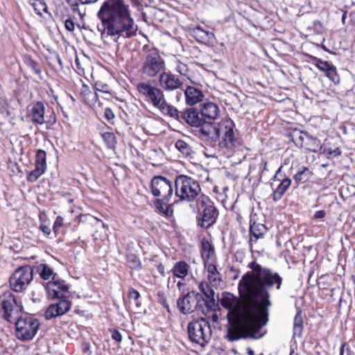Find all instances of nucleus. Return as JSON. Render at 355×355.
<instances>
[{"instance_id":"1","label":"nucleus","mask_w":355,"mask_h":355,"mask_svg":"<svg viewBox=\"0 0 355 355\" xmlns=\"http://www.w3.org/2000/svg\"><path fill=\"white\" fill-rule=\"evenodd\" d=\"M251 270L245 273L239 282L241 301L231 293L223 295L221 306L233 315L235 321H229L226 338L233 342L241 339L257 340L265 333L261 328L268 321V310L272 303L270 290L282 288L283 277L277 272L256 261L248 263Z\"/></svg>"},{"instance_id":"2","label":"nucleus","mask_w":355,"mask_h":355,"mask_svg":"<svg viewBox=\"0 0 355 355\" xmlns=\"http://www.w3.org/2000/svg\"><path fill=\"white\" fill-rule=\"evenodd\" d=\"M101 21L98 31L102 39L111 37L114 42L135 36L137 25L132 17L129 6L123 0H106L97 12Z\"/></svg>"},{"instance_id":"3","label":"nucleus","mask_w":355,"mask_h":355,"mask_svg":"<svg viewBox=\"0 0 355 355\" xmlns=\"http://www.w3.org/2000/svg\"><path fill=\"white\" fill-rule=\"evenodd\" d=\"M235 125L229 118H225L216 125H206L198 130L199 137L205 140L218 141V147L230 152L242 146L243 140L235 135Z\"/></svg>"},{"instance_id":"4","label":"nucleus","mask_w":355,"mask_h":355,"mask_svg":"<svg viewBox=\"0 0 355 355\" xmlns=\"http://www.w3.org/2000/svg\"><path fill=\"white\" fill-rule=\"evenodd\" d=\"M45 288L49 299L58 300V302L50 304L45 311V318L47 320L65 314L69 311L71 302L66 299L64 295L69 291V286L64 280L58 278L46 283Z\"/></svg>"},{"instance_id":"5","label":"nucleus","mask_w":355,"mask_h":355,"mask_svg":"<svg viewBox=\"0 0 355 355\" xmlns=\"http://www.w3.org/2000/svg\"><path fill=\"white\" fill-rule=\"evenodd\" d=\"M200 107V110L194 107L186 110L182 115L184 120L193 127L212 125V122L219 116L218 106L212 102H205Z\"/></svg>"},{"instance_id":"6","label":"nucleus","mask_w":355,"mask_h":355,"mask_svg":"<svg viewBox=\"0 0 355 355\" xmlns=\"http://www.w3.org/2000/svg\"><path fill=\"white\" fill-rule=\"evenodd\" d=\"M175 196L180 200L193 202L204 196L197 180L185 175H179L175 179Z\"/></svg>"},{"instance_id":"7","label":"nucleus","mask_w":355,"mask_h":355,"mask_svg":"<svg viewBox=\"0 0 355 355\" xmlns=\"http://www.w3.org/2000/svg\"><path fill=\"white\" fill-rule=\"evenodd\" d=\"M143 51L145 55L141 71L144 75L148 78H154L165 71V61L159 55L158 49L144 46Z\"/></svg>"},{"instance_id":"8","label":"nucleus","mask_w":355,"mask_h":355,"mask_svg":"<svg viewBox=\"0 0 355 355\" xmlns=\"http://www.w3.org/2000/svg\"><path fill=\"white\" fill-rule=\"evenodd\" d=\"M198 209L196 216L197 225L205 229L212 226L216 221L219 211L214 203L206 196H201L197 202Z\"/></svg>"},{"instance_id":"9","label":"nucleus","mask_w":355,"mask_h":355,"mask_svg":"<svg viewBox=\"0 0 355 355\" xmlns=\"http://www.w3.org/2000/svg\"><path fill=\"white\" fill-rule=\"evenodd\" d=\"M187 331L189 340L200 347H205L211 338L209 322L204 318L189 322Z\"/></svg>"},{"instance_id":"10","label":"nucleus","mask_w":355,"mask_h":355,"mask_svg":"<svg viewBox=\"0 0 355 355\" xmlns=\"http://www.w3.org/2000/svg\"><path fill=\"white\" fill-rule=\"evenodd\" d=\"M0 307L3 318L10 323L18 319L23 311L21 302L17 301L11 291H6L0 295Z\"/></svg>"},{"instance_id":"11","label":"nucleus","mask_w":355,"mask_h":355,"mask_svg":"<svg viewBox=\"0 0 355 355\" xmlns=\"http://www.w3.org/2000/svg\"><path fill=\"white\" fill-rule=\"evenodd\" d=\"M13 323L16 327V336L21 340H30L36 334L40 322L38 320L30 315H19Z\"/></svg>"},{"instance_id":"12","label":"nucleus","mask_w":355,"mask_h":355,"mask_svg":"<svg viewBox=\"0 0 355 355\" xmlns=\"http://www.w3.org/2000/svg\"><path fill=\"white\" fill-rule=\"evenodd\" d=\"M137 89L144 101L153 107L159 109L166 99L163 91L148 82H141L137 85Z\"/></svg>"},{"instance_id":"13","label":"nucleus","mask_w":355,"mask_h":355,"mask_svg":"<svg viewBox=\"0 0 355 355\" xmlns=\"http://www.w3.org/2000/svg\"><path fill=\"white\" fill-rule=\"evenodd\" d=\"M33 269L30 266L17 268L9 279L10 286L15 292L25 290L33 280Z\"/></svg>"},{"instance_id":"14","label":"nucleus","mask_w":355,"mask_h":355,"mask_svg":"<svg viewBox=\"0 0 355 355\" xmlns=\"http://www.w3.org/2000/svg\"><path fill=\"white\" fill-rule=\"evenodd\" d=\"M150 189L154 196L163 198L165 200H171L173 195L172 182L160 175L155 176L151 180Z\"/></svg>"},{"instance_id":"15","label":"nucleus","mask_w":355,"mask_h":355,"mask_svg":"<svg viewBox=\"0 0 355 355\" xmlns=\"http://www.w3.org/2000/svg\"><path fill=\"white\" fill-rule=\"evenodd\" d=\"M202 300L203 297L200 294L191 291L180 297L177 305L182 313L188 314L196 310Z\"/></svg>"},{"instance_id":"16","label":"nucleus","mask_w":355,"mask_h":355,"mask_svg":"<svg viewBox=\"0 0 355 355\" xmlns=\"http://www.w3.org/2000/svg\"><path fill=\"white\" fill-rule=\"evenodd\" d=\"M159 83L165 91H174L182 88L183 82L171 71H164L159 76Z\"/></svg>"},{"instance_id":"17","label":"nucleus","mask_w":355,"mask_h":355,"mask_svg":"<svg viewBox=\"0 0 355 355\" xmlns=\"http://www.w3.org/2000/svg\"><path fill=\"white\" fill-rule=\"evenodd\" d=\"M280 171L281 168H279L274 177L275 179H277L280 182L277 187L273 191L272 193V199L274 201L279 200L291 184V180L290 178H285L283 180H281L278 178L280 175Z\"/></svg>"},{"instance_id":"18","label":"nucleus","mask_w":355,"mask_h":355,"mask_svg":"<svg viewBox=\"0 0 355 355\" xmlns=\"http://www.w3.org/2000/svg\"><path fill=\"white\" fill-rule=\"evenodd\" d=\"M205 267L208 272L207 279L212 287H217L221 282V275L218 271L216 266L211 263L205 261Z\"/></svg>"},{"instance_id":"19","label":"nucleus","mask_w":355,"mask_h":355,"mask_svg":"<svg viewBox=\"0 0 355 355\" xmlns=\"http://www.w3.org/2000/svg\"><path fill=\"white\" fill-rule=\"evenodd\" d=\"M184 94L186 98V103L190 105H193L200 102L204 97L202 92L200 89L192 86H188L184 90Z\"/></svg>"},{"instance_id":"20","label":"nucleus","mask_w":355,"mask_h":355,"mask_svg":"<svg viewBox=\"0 0 355 355\" xmlns=\"http://www.w3.org/2000/svg\"><path fill=\"white\" fill-rule=\"evenodd\" d=\"M211 287V285L209 286L207 283L204 282H201L199 285L200 291L205 296V299L203 298L202 302H205L206 306L209 309H211L215 305V292Z\"/></svg>"},{"instance_id":"21","label":"nucleus","mask_w":355,"mask_h":355,"mask_svg":"<svg viewBox=\"0 0 355 355\" xmlns=\"http://www.w3.org/2000/svg\"><path fill=\"white\" fill-rule=\"evenodd\" d=\"M44 105L42 102L37 101L31 110V116L33 122L42 125L44 121Z\"/></svg>"},{"instance_id":"22","label":"nucleus","mask_w":355,"mask_h":355,"mask_svg":"<svg viewBox=\"0 0 355 355\" xmlns=\"http://www.w3.org/2000/svg\"><path fill=\"white\" fill-rule=\"evenodd\" d=\"M192 35L196 39L197 41L202 43L211 42L214 39V35L213 33L205 31L200 26H198L197 27L193 28L192 31Z\"/></svg>"},{"instance_id":"23","label":"nucleus","mask_w":355,"mask_h":355,"mask_svg":"<svg viewBox=\"0 0 355 355\" xmlns=\"http://www.w3.org/2000/svg\"><path fill=\"white\" fill-rule=\"evenodd\" d=\"M266 232V227L262 224L252 221L250 220V233L251 235L250 241H253L252 237L254 239V241L256 242L259 238H261Z\"/></svg>"},{"instance_id":"24","label":"nucleus","mask_w":355,"mask_h":355,"mask_svg":"<svg viewBox=\"0 0 355 355\" xmlns=\"http://www.w3.org/2000/svg\"><path fill=\"white\" fill-rule=\"evenodd\" d=\"M175 148L182 154V157L191 159L194 151L192 147L184 140L179 139L175 143Z\"/></svg>"},{"instance_id":"25","label":"nucleus","mask_w":355,"mask_h":355,"mask_svg":"<svg viewBox=\"0 0 355 355\" xmlns=\"http://www.w3.org/2000/svg\"><path fill=\"white\" fill-rule=\"evenodd\" d=\"M36 271L44 280L51 279L53 281V279H56L58 277V275L53 272V270L45 263L37 266Z\"/></svg>"},{"instance_id":"26","label":"nucleus","mask_w":355,"mask_h":355,"mask_svg":"<svg viewBox=\"0 0 355 355\" xmlns=\"http://www.w3.org/2000/svg\"><path fill=\"white\" fill-rule=\"evenodd\" d=\"M189 266L184 261H178L175 263L172 272L173 275L180 279H184L189 272Z\"/></svg>"},{"instance_id":"27","label":"nucleus","mask_w":355,"mask_h":355,"mask_svg":"<svg viewBox=\"0 0 355 355\" xmlns=\"http://www.w3.org/2000/svg\"><path fill=\"white\" fill-rule=\"evenodd\" d=\"M159 110L164 114H167L176 120L180 121L183 119V112H180L175 107L170 105L165 101L164 103L159 108Z\"/></svg>"},{"instance_id":"28","label":"nucleus","mask_w":355,"mask_h":355,"mask_svg":"<svg viewBox=\"0 0 355 355\" xmlns=\"http://www.w3.org/2000/svg\"><path fill=\"white\" fill-rule=\"evenodd\" d=\"M304 147L313 153L322 152L323 149L320 140L311 135L306 141Z\"/></svg>"},{"instance_id":"29","label":"nucleus","mask_w":355,"mask_h":355,"mask_svg":"<svg viewBox=\"0 0 355 355\" xmlns=\"http://www.w3.org/2000/svg\"><path fill=\"white\" fill-rule=\"evenodd\" d=\"M201 250V254L203 261H207V262H209V260L214 254V248L213 245L208 241H202Z\"/></svg>"},{"instance_id":"30","label":"nucleus","mask_w":355,"mask_h":355,"mask_svg":"<svg viewBox=\"0 0 355 355\" xmlns=\"http://www.w3.org/2000/svg\"><path fill=\"white\" fill-rule=\"evenodd\" d=\"M303 331V320L301 311H297L294 318L293 336L301 337Z\"/></svg>"},{"instance_id":"31","label":"nucleus","mask_w":355,"mask_h":355,"mask_svg":"<svg viewBox=\"0 0 355 355\" xmlns=\"http://www.w3.org/2000/svg\"><path fill=\"white\" fill-rule=\"evenodd\" d=\"M170 200H165L163 198L157 199L155 202L156 208L166 216H169L172 213L171 206L168 205Z\"/></svg>"},{"instance_id":"32","label":"nucleus","mask_w":355,"mask_h":355,"mask_svg":"<svg viewBox=\"0 0 355 355\" xmlns=\"http://www.w3.org/2000/svg\"><path fill=\"white\" fill-rule=\"evenodd\" d=\"M311 175L312 173L307 167H303L294 175V180L297 184L304 183L309 180Z\"/></svg>"},{"instance_id":"33","label":"nucleus","mask_w":355,"mask_h":355,"mask_svg":"<svg viewBox=\"0 0 355 355\" xmlns=\"http://www.w3.org/2000/svg\"><path fill=\"white\" fill-rule=\"evenodd\" d=\"M101 137L108 148L114 149L116 148V139L114 133L105 132L101 134Z\"/></svg>"},{"instance_id":"34","label":"nucleus","mask_w":355,"mask_h":355,"mask_svg":"<svg viewBox=\"0 0 355 355\" xmlns=\"http://www.w3.org/2000/svg\"><path fill=\"white\" fill-rule=\"evenodd\" d=\"M29 3L33 7L36 13L40 16L42 12H47V6L42 0H29Z\"/></svg>"},{"instance_id":"35","label":"nucleus","mask_w":355,"mask_h":355,"mask_svg":"<svg viewBox=\"0 0 355 355\" xmlns=\"http://www.w3.org/2000/svg\"><path fill=\"white\" fill-rule=\"evenodd\" d=\"M126 261L128 266L131 269L139 270L141 267L140 259L135 254H128L126 256Z\"/></svg>"},{"instance_id":"36","label":"nucleus","mask_w":355,"mask_h":355,"mask_svg":"<svg viewBox=\"0 0 355 355\" xmlns=\"http://www.w3.org/2000/svg\"><path fill=\"white\" fill-rule=\"evenodd\" d=\"M46 171L45 168L41 166H35V169L31 171L27 177V180L31 182H35Z\"/></svg>"},{"instance_id":"37","label":"nucleus","mask_w":355,"mask_h":355,"mask_svg":"<svg viewBox=\"0 0 355 355\" xmlns=\"http://www.w3.org/2000/svg\"><path fill=\"white\" fill-rule=\"evenodd\" d=\"M310 135H309L307 132L299 131L295 133L293 140L297 146L304 147L306 141L308 139Z\"/></svg>"},{"instance_id":"38","label":"nucleus","mask_w":355,"mask_h":355,"mask_svg":"<svg viewBox=\"0 0 355 355\" xmlns=\"http://www.w3.org/2000/svg\"><path fill=\"white\" fill-rule=\"evenodd\" d=\"M325 76L336 85H338L340 82V78L337 73L336 68L333 64L329 67L328 71L325 73Z\"/></svg>"},{"instance_id":"39","label":"nucleus","mask_w":355,"mask_h":355,"mask_svg":"<svg viewBox=\"0 0 355 355\" xmlns=\"http://www.w3.org/2000/svg\"><path fill=\"white\" fill-rule=\"evenodd\" d=\"M46 155L44 150H39L35 157V166H41L46 169Z\"/></svg>"},{"instance_id":"40","label":"nucleus","mask_w":355,"mask_h":355,"mask_svg":"<svg viewBox=\"0 0 355 355\" xmlns=\"http://www.w3.org/2000/svg\"><path fill=\"white\" fill-rule=\"evenodd\" d=\"M315 60V65L317 68H318L320 71H324V73L328 71L329 67L332 65L331 63L328 61H323L319 58H314Z\"/></svg>"},{"instance_id":"41","label":"nucleus","mask_w":355,"mask_h":355,"mask_svg":"<svg viewBox=\"0 0 355 355\" xmlns=\"http://www.w3.org/2000/svg\"><path fill=\"white\" fill-rule=\"evenodd\" d=\"M175 71L182 76H187L189 68L187 65L180 60L176 61Z\"/></svg>"},{"instance_id":"42","label":"nucleus","mask_w":355,"mask_h":355,"mask_svg":"<svg viewBox=\"0 0 355 355\" xmlns=\"http://www.w3.org/2000/svg\"><path fill=\"white\" fill-rule=\"evenodd\" d=\"M98 100V96L95 92H91L90 94H88L87 96H86L84 102L89 105H94Z\"/></svg>"},{"instance_id":"43","label":"nucleus","mask_w":355,"mask_h":355,"mask_svg":"<svg viewBox=\"0 0 355 355\" xmlns=\"http://www.w3.org/2000/svg\"><path fill=\"white\" fill-rule=\"evenodd\" d=\"M26 64L34 71L35 73L39 76L41 75V69L37 62L31 58H28L26 60Z\"/></svg>"},{"instance_id":"44","label":"nucleus","mask_w":355,"mask_h":355,"mask_svg":"<svg viewBox=\"0 0 355 355\" xmlns=\"http://www.w3.org/2000/svg\"><path fill=\"white\" fill-rule=\"evenodd\" d=\"M128 297H129V299L130 301H133V302L135 304L136 306H139V304L138 302V300L140 297V294L139 293L134 289V288H130L129 290V293H128Z\"/></svg>"},{"instance_id":"45","label":"nucleus","mask_w":355,"mask_h":355,"mask_svg":"<svg viewBox=\"0 0 355 355\" xmlns=\"http://www.w3.org/2000/svg\"><path fill=\"white\" fill-rule=\"evenodd\" d=\"M321 153H325L327 157L329 158L330 157H338L339 155H340L341 154V150H340L339 148H336L335 149L332 150V149H324L323 150H322Z\"/></svg>"},{"instance_id":"46","label":"nucleus","mask_w":355,"mask_h":355,"mask_svg":"<svg viewBox=\"0 0 355 355\" xmlns=\"http://www.w3.org/2000/svg\"><path fill=\"white\" fill-rule=\"evenodd\" d=\"M63 225V218L60 216H58L53 224V230L56 234L58 233V231L60 227Z\"/></svg>"},{"instance_id":"47","label":"nucleus","mask_w":355,"mask_h":355,"mask_svg":"<svg viewBox=\"0 0 355 355\" xmlns=\"http://www.w3.org/2000/svg\"><path fill=\"white\" fill-rule=\"evenodd\" d=\"M112 334V338L117 343H121L122 340V336L121 333L115 329L110 330Z\"/></svg>"},{"instance_id":"48","label":"nucleus","mask_w":355,"mask_h":355,"mask_svg":"<svg viewBox=\"0 0 355 355\" xmlns=\"http://www.w3.org/2000/svg\"><path fill=\"white\" fill-rule=\"evenodd\" d=\"M340 355H351L350 347L347 343L342 345L340 349Z\"/></svg>"},{"instance_id":"49","label":"nucleus","mask_w":355,"mask_h":355,"mask_svg":"<svg viewBox=\"0 0 355 355\" xmlns=\"http://www.w3.org/2000/svg\"><path fill=\"white\" fill-rule=\"evenodd\" d=\"M95 89L96 91L107 93L108 92V86L106 84L98 83H96L95 84Z\"/></svg>"},{"instance_id":"50","label":"nucleus","mask_w":355,"mask_h":355,"mask_svg":"<svg viewBox=\"0 0 355 355\" xmlns=\"http://www.w3.org/2000/svg\"><path fill=\"white\" fill-rule=\"evenodd\" d=\"M64 26H65V28L70 31V32H72L74 31V28H75V25H74V23L73 21L69 19H67L64 22Z\"/></svg>"},{"instance_id":"51","label":"nucleus","mask_w":355,"mask_h":355,"mask_svg":"<svg viewBox=\"0 0 355 355\" xmlns=\"http://www.w3.org/2000/svg\"><path fill=\"white\" fill-rule=\"evenodd\" d=\"M104 114H105V117L108 121H110V120L113 119L114 118V116H115V115H114V112H112V110L110 108H108V107H106L105 109Z\"/></svg>"},{"instance_id":"52","label":"nucleus","mask_w":355,"mask_h":355,"mask_svg":"<svg viewBox=\"0 0 355 355\" xmlns=\"http://www.w3.org/2000/svg\"><path fill=\"white\" fill-rule=\"evenodd\" d=\"M91 92L92 91H90L89 88L87 85H83L80 95L82 96L83 101L85 99L86 96H87L88 94H90Z\"/></svg>"},{"instance_id":"53","label":"nucleus","mask_w":355,"mask_h":355,"mask_svg":"<svg viewBox=\"0 0 355 355\" xmlns=\"http://www.w3.org/2000/svg\"><path fill=\"white\" fill-rule=\"evenodd\" d=\"M70 7L73 12H78L81 17L83 16L78 9V3L77 1L71 2V3H70Z\"/></svg>"},{"instance_id":"54","label":"nucleus","mask_w":355,"mask_h":355,"mask_svg":"<svg viewBox=\"0 0 355 355\" xmlns=\"http://www.w3.org/2000/svg\"><path fill=\"white\" fill-rule=\"evenodd\" d=\"M40 229L46 235H49L51 234V228L47 225L42 223L40 226Z\"/></svg>"},{"instance_id":"55","label":"nucleus","mask_w":355,"mask_h":355,"mask_svg":"<svg viewBox=\"0 0 355 355\" xmlns=\"http://www.w3.org/2000/svg\"><path fill=\"white\" fill-rule=\"evenodd\" d=\"M326 216V212L324 210L317 211L314 214V218L315 219H321L323 218Z\"/></svg>"},{"instance_id":"56","label":"nucleus","mask_w":355,"mask_h":355,"mask_svg":"<svg viewBox=\"0 0 355 355\" xmlns=\"http://www.w3.org/2000/svg\"><path fill=\"white\" fill-rule=\"evenodd\" d=\"M55 60L58 62V64H59L60 68L62 69L63 64H62V60H61L60 57L58 55H56L55 57Z\"/></svg>"},{"instance_id":"57","label":"nucleus","mask_w":355,"mask_h":355,"mask_svg":"<svg viewBox=\"0 0 355 355\" xmlns=\"http://www.w3.org/2000/svg\"><path fill=\"white\" fill-rule=\"evenodd\" d=\"M81 4H89L95 3L98 0H78Z\"/></svg>"},{"instance_id":"58","label":"nucleus","mask_w":355,"mask_h":355,"mask_svg":"<svg viewBox=\"0 0 355 355\" xmlns=\"http://www.w3.org/2000/svg\"><path fill=\"white\" fill-rule=\"evenodd\" d=\"M347 11H345L343 13V16H342V21H343V24H345V19L347 18Z\"/></svg>"},{"instance_id":"59","label":"nucleus","mask_w":355,"mask_h":355,"mask_svg":"<svg viewBox=\"0 0 355 355\" xmlns=\"http://www.w3.org/2000/svg\"><path fill=\"white\" fill-rule=\"evenodd\" d=\"M247 352L248 355H254V351L250 347L247 348Z\"/></svg>"},{"instance_id":"60","label":"nucleus","mask_w":355,"mask_h":355,"mask_svg":"<svg viewBox=\"0 0 355 355\" xmlns=\"http://www.w3.org/2000/svg\"><path fill=\"white\" fill-rule=\"evenodd\" d=\"M67 2L68 3L69 6H70V3H71V2H73V1L72 0H66Z\"/></svg>"},{"instance_id":"61","label":"nucleus","mask_w":355,"mask_h":355,"mask_svg":"<svg viewBox=\"0 0 355 355\" xmlns=\"http://www.w3.org/2000/svg\"><path fill=\"white\" fill-rule=\"evenodd\" d=\"M165 306H166V308L167 309V311L169 312V311H170V310H169V306H168V305H166Z\"/></svg>"},{"instance_id":"62","label":"nucleus","mask_w":355,"mask_h":355,"mask_svg":"<svg viewBox=\"0 0 355 355\" xmlns=\"http://www.w3.org/2000/svg\"><path fill=\"white\" fill-rule=\"evenodd\" d=\"M322 49L325 51H327V48L324 46H322Z\"/></svg>"},{"instance_id":"63","label":"nucleus","mask_w":355,"mask_h":355,"mask_svg":"<svg viewBox=\"0 0 355 355\" xmlns=\"http://www.w3.org/2000/svg\"><path fill=\"white\" fill-rule=\"evenodd\" d=\"M178 286L179 287H180V286H181L180 282H178Z\"/></svg>"},{"instance_id":"64","label":"nucleus","mask_w":355,"mask_h":355,"mask_svg":"<svg viewBox=\"0 0 355 355\" xmlns=\"http://www.w3.org/2000/svg\"><path fill=\"white\" fill-rule=\"evenodd\" d=\"M293 351H291L290 355H293Z\"/></svg>"}]
</instances>
